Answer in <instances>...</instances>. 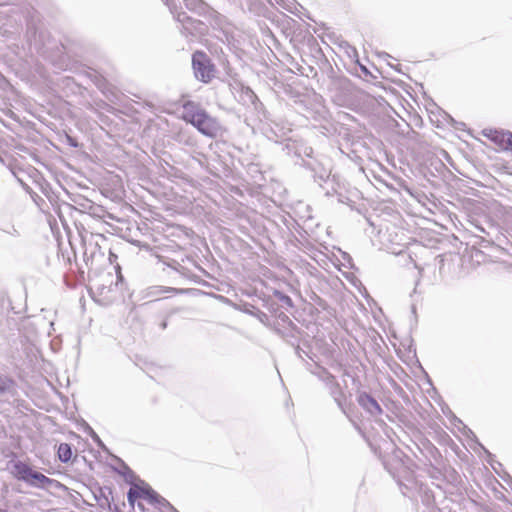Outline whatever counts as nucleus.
I'll return each instance as SVG.
<instances>
[{
	"label": "nucleus",
	"mask_w": 512,
	"mask_h": 512,
	"mask_svg": "<svg viewBox=\"0 0 512 512\" xmlns=\"http://www.w3.org/2000/svg\"><path fill=\"white\" fill-rule=\"evenodd\" d=\"M485 136L501 149H509L510 138H512L511 132L503 130H489L485 133Z\"/></svg>",
	"instance_id": "obj_4"
},
{
	"label": "nucleus",
	"mask_w": 512,
	"mask_h": 512,
	"mask_svg": "<svg viewBox=\"0 0 512 512\" xmlns=\"http://www.w3.org/2000/svg\"><path fill=\"white\" fill-rule=\"evenodd\" d=\"M13 385V381L10 378L0 376V393L5 392Z\"/></svg>",
	"instance_id": "obj_9"
},
{
	"label": "nucleus",
	"mask_w": 512,
	"mask_h": 512,
	"mask_svg": "<svg viewBox=\"0 0 512 512\" xmlns=\"http://www.w3.org/2000/svg\"><path fill=\"white\" fill-rule=\"evenodd\" d=\"M36 482L39 484H47L50 483L51 480L44 474L33 470L32 475H30V481H28V483L35 484Z\"/></svg>",
	"instance_id": "obj_8"
},
{
	"label": "nucleus",
	"mask_w": 512,
	"mask_h": 512,
	"mask_svg": "<svg viewBox=\"0 0 512 512\" xmlns=\"http://www.w3.org/2000/svg\"><path fill=\"white\" fill-rule=\"evenodd\" d=\"M192 68L195 77L203 83H209L215 77V65L204 51L197 50L193 53Z\"/></svg>",
	"instance_id": "obj_3"
},
{
	"label": "nucleus",
	"mask_w": 512,
	"mask_h": 512,
	"mask_svg": "<svg viewBox=\"0 0 512 512\" xmlns=\"http://www.w3.org/2000/svg\"><path fill=\"white\" fill-rule=\"evenodd\" d=\"M128 502L131 506L137 503L143 512L158 509L160 506L158 494L148 485L133 484L128 492Z\"/></svg>",
	"instance_id": "obj_2"
},
{
	"label": "nucleus",
	"mask_w": 512,
	"mask_h": 512,
	"mask_svg": "<svg viewBox=\"0 0 512 512\" xmlns=\"http://www.w3.org/2000/svg\"><path fill=\"white\" fill-rule=\"evenodd\" d=\"M358 403L371 413L381 412V407L378 402L367 393H363L358 397Z\"/></svg>",
	"instance_id": "obj_5"
},
{
	"label": "nucleus",
	"mask_w": 512,
	"mask_h": 512,
	"mask_svg": "<svg viewBox=\"0 0 512 512\" xmlns=\"http://www.w3.org/2000/svg\"><path fill=\"white\" fill-rule=\"evenodd\" d=\"M160 511V507L158 506V509H151L149 512H159Z\"/></svg>",
	"instance_id": "obj_10"
},
{
	"label": "nucleus",
	"mask_w": 512,
	"mask_h": 512,
	"mask_svg": "<svg viewBox=\"0 0 512 512\" xmlns=\"http://www.w3.org/2000/svg\"><path fill=\"white\" fill-rule=\"evenodd\" d=\"M57 455L60 461L68 462L72 457V449L68 443H61L58 446Z\"/></svg>",
	"instance_id": "obj_7"
},
{
	"label": "nucleus",
	"mask_w": 512,
	"mask_h": 512,
	"mask_svg": "<svg viewBox=\"0 0 512 512\" xmlns=\"http://www.w3.org/2000/svg\"><path fill=\"white\" fill-rule=\"evenodd\" d=\"M32 468L23 462H17L14 464L13 473L17 479L30 481V475H32Z\"/></svg>",
	"instance_id": "obj_6"
},
{
	"label": "nucleus",
	"mask_w": 512,
	"mask_h": 512,
	"mask_svg": "<svg viewBox=\"0 0 512 512\" xmlns=\"http://www.w3.org/2000/svg\"><path fill=\"white\" fill-rule=\"evenodd\" d=\"M182 108V119L193 125L203 135L216 138L222 134L223 128L219 121L211 117L199 104L187 101Z\"/></svg>",
	"instance_id": "obj_1"
},
{
	"label": "nucleus",
	"mask_w": 512,
	"mask_h": 512,
	"mask_svg": "<svg viewBox=\"0 0 512 512\" xmlns=\"http://www.w3.org/2000/svg\"><path fill=\"white\" fill-rule=\"evenodd\" d=\"M143 503H144V508H147L146 507V505H147L146 500H143Z\"/></svg>",
	"instance_id": "obj_11"
}]
</instances>
